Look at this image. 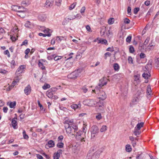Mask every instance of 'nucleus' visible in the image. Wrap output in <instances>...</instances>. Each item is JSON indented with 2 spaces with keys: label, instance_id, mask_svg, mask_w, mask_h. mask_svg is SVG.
I'll return each mask as SVG.
<instances>
[{
  "label": "nucleus",
  "instance_id": "obj_1",
  "mask_svg": "<svg viewBox=\"0 0 159 159\" xmlns=\"http://www.w3.org/2000/svg\"><path fill=\"white\" fill-rule=\"evenodd\" d=\"M107 78L105 77H103L99 80V83L98 86H96L94 90H93L92 91H99V89H101L102 87L106 85L107 83L106 81Z\"/></svg>",
  "mask_w": 159,
  "mask_h": 159
},
{
  "label": "nucleus",
  "instance_id": "obj_2",
  "mask_svg": "<svg viewBox=\"0 0 159 159\" xmlns=\"http://www.w3.org/2000/svg\"><path fill=\"white\" fill-rule=\"evenodd\" d=\"M93 92L95 94H98V96H99L98 97V99H99L101 100H104L106 99L107 98V95L105 92L103 91V90H101L100 89L99 91H97V92L96 91H93Z\"/></svg>",
  "mask_w": 159,
  "mask_h": 159
},
{
  "label": "nucleus",
  "instance_id": "obj_3",
  "mask_svg": "<svg viewBox=\"0 0 159 159\" xmlns=\"http://www.w3.org/2000/svg\"><path fill=\"white\" fill-rule=\"evenodd\" d=\"M80 73V70L78 69L69 74L68 75V77L69 79H75L78 76Z\"/></svg>",
  "mask_w": 159,
  "mask_h": 159
},
{
  "label": "nucleus",
  "instance_id": "obj_4",
  "mask_svg": "<svg viewBox=\"0 0 159 159\" xmlns=\"http://www.w3.org/2000/svg\"><path fill=\"white\" fill-rule=\"evenodd\" d=\"M55 143L54 141L52 140H50L45 145V148L48 149L50 148H52L54 146Z\"/></svg>",
  "mask_w": 159,
  "mask_h": 159
},
{
  "label": "nucleus",
  "instance_id": "obj_5",
  "mask_svg": "<svg viewBox=\"0 0 159 159\" xmlns=\"http://www.w3.org/2000/svg\"><path fill=\"white\" fill-rule=\"evenodd\" d=\"M99 132V129L96 125H93L91 127L92 134H98Z\"/></svg>",
  "mask_w": 159,
  "mask_h": 159
},
{
  "label": "nucleus",
  "instance_id": "obj_6",
  "mask_svg": "<svg viewBox=\"0 0 159 159\" xmlns=\"http://www.w3.org/2000/svg\"><path fill=\"white\" fill-rule=\"evenodd\" d=\"M140 99V97L139 98L138 97L134 98L132 100V102L130 103V106L132 107L133 105L136 104Z\"/></svg>",
  "mask_w": 159,
  "mask_h": 159
},
{
  "label": "nucleus",
  "instance_id": "obj_7",
  "mask_svg": "<svg viewBox=\"0 0 159 159\" xmlns=\"http://www.w3.org/2000/svg\"><path fill=\"white\" fill-rule=\"evenodd\" d=\"M31 87L30 85H28L24 89L25 93L27 95L30 94L31 92Z\"/></svg>",
  "mask_w": 159,
  "mask_h": 159
},
{
  "label": "nucleus",
  "instance_id": "obj_8",
  "mask_svg": "<svg viewBox=\"0 0 159 159\" xmlns=\"http://www.w3.org/2000/svg\"><path fill=\"white\" fill-rule=\"evenodd\" d=\"M65 127L67 133L72 134V135L74 134H73L72 129L70 125H65Z\"/></svg>",
  "mask_w": 159,
  "mask_h": 159
},
{
  "label": "nucleus",
  "instance_id": "obj_9",
  "mask_svg": "<svg viewBox=\"0 0 159 159\" xmlns=\"http://www.w3.org/2000/svg\"><path fill=\"white\" fill-rule=\"evenodd\" d=\"M85 102H86V105L89 106H93L95 104V102L92 99L87 100L85 101Z\"/></svg>",
  "mask_w": 159,
  "mask_h": 159
},
{
  "label": "nucleus",
  "instance_id": "obj_10",
  "mask_svg": "<svg viewBox=\"0 0 159 159\" xmlns=\"http://www.w3.org/2000/svg\"><path fill=\"white\" fill-rule=\"evenodd\" d=\"M97 41H98V43H101L102 44H106L107 43V41L105 39H98L97 38L96 40H94V42H96Z\"/></svg>",
  "mask_w": 159,
  "mask_h": 159
},
{
  "label": "nucleus",
  "instance_id": "obj_11",
  "mask_svg": "<svg viewBox=\"0 0 159 159\" xmlns=\"http://www.w3.org/2000/svg\"><path fill=\"white\" fill-rule=\"evenodd\" d=\"M101 153L100 150H98L95 152L92 156V158L93 159H97L98 158L99 155Z\"/></svg>",
  "mask_w": 159,
  "mask_h": 159
},
{
  "label": "nucleus",
  "instance_id": "obj_12",
  "mask_svg": "<svg viewBox=\"0 0 159 159\" xmlns=\"http://www.w3.org/2000/svg\"><path fill=\"white\" fill-rule=\"evenodd\" d=\"M97 103L99 107L98 109L101 110L103 111L105 108L104 102L99 101Z\"/></svg>",
  "mask_w": 159,
  "mask_h": 159
},
{
  "label": "nucleus",
  "instance_id": "obj_13",
  "mask_svg": "<svg viewBox=\"0 0 159 159\" xmlns=\"http://www.w3.org/2000/svg\"><path fill=\"white\" fill-rule=\"evenodd\" d=\"M73 123V119L70 120V119H65L64 122V124L65 125H71Z\"/></svg>",
  "mask_w": 159,
  "mask_h": 159
},
{
  "label": "nucleus",
  "instance_id": "obj_14",
  "mask_svg": "<svg viewBox=\"0 0 159 159\" xmlns=\"http://www.w3.org/2000/svg\"><path fill=\"white\" fill-rule=\"evenodd\" d=\"M25 67L26 66L25 65H21L19 67V68L17 70L16 72H19V73H22L23 70L25 69Z\"/></svg>",
  "mask_w": 159,
  "mask_h": 159
},
{
  "label": "nucleus",
  "instance_id": "obj_15",
  "mask_svg": "<svg viewBox=\"0 0 159 159\" xmlns=\"http://www.w3.org/2000/svg\"><path fill=\"white\" fill-rule=\"evenodd\" d=\"M53 92L51 89L48 90L46 92L47 96L49 98H52L53 97Z\"/></svg>",
  "mask_w": 159,
  "mask_h": 159
},
{
  "label": "nucleus",
  "instance_id": "obj_16",
  "mask_svg": "<svg viewBox=\"0 0 159 159\" xmlns=\"http://www.w3.org/2000/svg\"><path fill=\"white\" fill-rule=\"evenodd\" d=\"M81 104L79 103L78 105L76 104H73L71 105V107L72 109L75 110L76 109L80 108L81 107Z\"/></svg>",
  "mask_w": 159,
  "mask_h": 159
},
{
  "label": "nucleus",
  "instance_id": "obj_17",
  "mask_svg": "<svg viewBox=\"0 0 159 159\" xmlns=\"http://www.w3.org/2000/svg\"><path fill=\"white\" fill-rule=\"evenodd\" d=\"M143 93V90L142 89H141L140 90H139L137 93V97L139 98L140 97V98H142V95Z\"/></svg>",
  "mask_w": 159,
  "mask_h": 159
},
{
  "label": "nucleus",
  "instance_id": "obj_18",
  "mask_svg": "<svg viewBox=\"0 0 159 159\" xmlns=\"http://www.w3.org/2000/svg\"><path fill=\"white\" fill-rule=\"evenodd\" d=\"M11 124L14 129H16L17 127H16L17 125V121L14 119H13L11 120Z\"/></svg>",
  "mask_w": 159,
  "mask_h": 159
},
{
  "label": "nucleus",
  "instance_id": "obj_19",
  "mask_svg": "<svg viewBox=\"0 0 159 159\" xmlns=\"http://www.w3.org/2000/svg\"><path fill=\"white\" fill-rule=\"evenodd\" d=\"M30 4V2L29 0H24L22 1L21 4L22 5L26 6H28Z\"/></svg>",
  "mask_w": 159,
  "mask_h": 159
},
{
  "label": "nucleus",
  "instance_id": "obj_20",
  "mask_svg": "<svg viewBox=\"0 0 159 159\" xmlns=\"http://www.w3.org/2000/svg\"><path fill=\"white\" fill-rule=\"evenodd\" d=\"M143 77L145 79H147L151 76L150 73L148 72H144L142 75Z\"/></svg>",
  "mask_w": 159,
  "mask_h": 159
},
{
  "label": "nucleus",
  "instance_id": "obj_21",
  "mask_svg": "<svg viewBox=\"0 0 159 159\" xmlns=\"http://www.w3.org/2000/svg\"><path fill=\"white\" fill-rule=\"evenodd\" d=\"M141 133V131L139 129H138L136 127H135L134 128V134L137 136H138V135H139Z\"/></svg>",
  "mask_w": 159,
  "mask_h": 159
},
{
  "label": "nucleus",
  "instance_id": "obj_22",
  "mask_svg": "<svg viewBox=\"0 0 159 159\" xmlns=\"http://www.w3.org/2000/svg\"><path fill=\"white\" fill-rule=\"evenodd\" d=\"M11 8L13 10L17 12L18 11V10L20 9L22 7L20 6L14 5L12 6Z\"/></svg>",
  "mask_w": 159,
  "mask_h": 159
},
{
  "label": "nucleus",
  "instance_id": "obj_23",
  "mask_svg": "<svg viewBox=\"0 0 159 159\" xmlns=\"http://www.w3.org/2000/svg\"><path fill=\"white\" fill-rule=\"evenodd\" d=\"M38 65L39 67L42 70H45V66L43 65V64L42 62H41L40 60H39Z\"/></svg>",
  "mask_w": 159,
  "mask_h": 159
},
{
  "label": "nucleus",
  "instance_id": "obj_24",
  "mask_svg": "<svg viewBox=\"0 0 159 159\" xmlns=\"http://www.w3.org/2000/svg\"><path fill=\"white\" fill-rule=\"evenodd\" d=\"M17 15L22 18H24L25 16V11L19 12L17 13Z\"/></svg>",
  "mask_w": 159,
  "mask_h": 159
},
{
  "label": "nucleus",
  "instance_id": "obj_25",
  "mask_svg": "<svg viewBox=\"0 0 159 159\" xmlns=\"http://www.w3.org/2000/svg\"><path fill=\"white\" fill-rule=\"evenodd\" d=\"M152 92V90L151 86L150 85H148L147 87V93L148 95H150L151 94Z\"/></svg>",
  "mask_w": 159,
  "mask_h": 159
},
{
  "label": "nucleus",
  "instance_id": "obj_26",
  "mask_svg": "<svg viewBox=\"0 0 159 159\" xmlns=\"http://www.w3.org/2000/svg\"><path fill=\"white\" fill-rule=\"evenodd\" d=\"M144 124V123L143 122L139 123L137 124L136 127L137 129H138L140 130L141 128L143 126Z\"/></svg>",
  "mask_w": 159,
  "mask_h": 159
},
{
  "label": "nucleus",
  "instance_id": "obj_27",
  "mask_svg": "<svg viewBox=\"0 0 159 159\" xmlns=\"http://www.w3.org/2000/svg\"><path fill=\"white\" fill-rule=\"evenodd\" d=\"M16 84L13 82H12L11 85L8 87L7 89L6 90L8 91H10L15 85Z\"/></svg>",
  "mask_w": 159,
  "mask_h": 159
},
{
  "label": "nucleus",
  "instance_id": "obj_28",
  "mask_svg": "<svg viewBox=\"0 0 159 159\" xmlns=\"http://www.w3.org/2000/svg\"><path fill=\"white\" fill-rule=\"evenodd\" d=\"M73 65V63L72 62H70L69 61H67L65 65V67L67 68H68L71 67Z\"/></svg>",
  "mask_w": 159,
  "mask_h": 159
},
{
  "label": "nucleus",
  "instance_id": "obj_29",
  "mask_svg": "<svg viewBox=\"0 0 159 159\" xmlns=\"http://www.w3.org/2000/svg\"><path fill=\"white\" fill-rule=\"evenodd\" d=\"M144 156L142 153L138 154L136 157V159H144Z\"/></svg>",
  "mask_w": 159,
  "mask_h": 159
},
{
  "label": "nucleus",
  "instance_id": "obj_30",
  "mask_svg": "<svg viewBox=\"0 0 159 159\" xmlns=\"http://www.w3.org/2000/svg\"><path fill=\"white\" fill-rule=\"evenodd\" d=\"M113 67L115 71H118L119 69V66L118 63H115L114 64Z\"/></svg>",
  "mask_w": 159,
  "mask_h": 159
},
{
  "label": "nucleus",
  "instance_id": "obj_31",
  "mask_svg": "<svg viewBox=\"0 0 159 159\" xmlns=\"http://www.w3.org/2000/svg\"><path fill=\"white\" fill-rule=\"evenodd\" d=\"M69 18H65L62 23V24L63 25H67L69 22Z\"/></svg>",
  "mask_w": 159,
  "mask_h": 159
},
{
  "label": "nucleus",
  "instance_id": "obj_32",
  "mask_svg": "<svg viewBox=\"0 0 159 159\" xmlns=\"http://www.w3.org/2000/svg\"><path fill=\"white\" fill-rule=\"evenodd\" d=\"M126 151L129 152H130L132 151V148L131 146L129 144H127L125 146Z\"/></svg>",
  "mask_w": 159,
  "mask_h": 159
},
{
  "label": "nucleus",
  "instance_id": "obj_33",
  "mask_svg": "<svg viewBox=\"0 0 159 159\" xmlns=\"http://www.w3.org/2000/svg\"><path fill=\"white\" fill-rule=\"evenodd\" d=\"M52 3L48 0H47L45 3V5L47 7H50L52 5Z\"/></svg>",
  "mask_w": 159,
  "mask_h": 159
},
{
  "label": "nucleus",
  "instance_id": "obj_34",
  "mask_svg": "<svg viewBox=\"0 0 159 159\" xmlns=\"http://www.w3.org/2000/svg\"><path fill=\"white\" fill-rule=\"evenodd\" d=\"M107 127L106 125H103L102 126L101 128L100 129V131L101 132H103L106 131L107 129Z\"/></svg>",
  "mask_w": 159,
  "mask_h": 159
},
{
  "label": "nucleus",
  "instance_id": "obj_35",
  "mask_svg": "<svg viewBox=\"0 0 159 159\" xmlns=\"http://www.w3.org/2000/svg\"><path fill=\"white\" fill-rule=\"evenodd\" d=\"M50 85L46 83L44 84L42 88L44 90H46L50 88Z\"/></svg>",
  "mask_w": 159,
  "mask_h": 159
},
{
  "label": "nucleus",
  "instance_id": "obj_36",
  "mask_svg": "<svg viewBox=\"0 0 159 159\" xmlns=\"http://www.w3.org/2000/svg\"><path fill=\"white\" fill-rule=\"evenodd\" d=\"M22 134H23V138L25 139H29V136L26 134L25 131V130L23 131Z\"/></svg>",
  "mask_w": 159,
  "mask_h": 159
},
{
  "label": "nucleus",
  "instance_id": "obj_37",
  "mask_svg": "<svg viewBox=\"0 0 159 159\" xmlns=\"http://www.w3.org/2000/svg\"><path fill=\"white\" fill-rule=\"evenodd\" d=\"M39 35L40 36H43V37H45L46 36L50 37L51 35V34H43L42 33H40L39 34Z\"/></svg>",
  "mask_w": 159,
  "mask_h": 159
},
{
  "label": "nucleus",
  "instance_id": "obj_38",
  "mask_svg": "<svg viewBox=\"0 0 159 159\" xmlns=\"http://www.w3.org/2000/svg\"><path fill=\"white\" fill-rule=\"evenodd\" d=\"M152 41L148 46V49L149 50L153 49L154 48V45L152 44Z\"/></svg>",
  "mask_w": 159,
  "mask_h": 159
},
{
  "label": "nucleus",
  "instance_id": "obj_39",
  "mask_svg": "<svg viewBox=\"0 0 159 159\" xmlns=\"http://www.w3.org/2000/svg\"><path fill=\"white\" fill-rule=\"evenodd\" d=\"M16 102H11L10 103L9 106L11 108H13L16 105Z\"/></svg>",
  "mask_w": 159,
  "mask_h": 159
},
{
  "label": "nucleus",
  "instance_id": "obj_40",
  "mask_svg": "<svg viewBox=\"0 0 159 159\" xmlns=\"http://www.w3.org/2000/svg\"><path fill=\"white\" fill-rule=\"evenodd\" d=\"M64 145L63 143L60 142L58 143L57 145V146L59 148H62L63 147Z\"/></svg>",
  "mask_w": 159,
  "mask_h": 159
},
{
  "label": "nucleus",
  "instance_id": "obj_41",
  "mask_svg": "<svg viewBox=\"0 0 159 159\" xmlns=\"http://www.w3.org/2000/svg\"><path fill=\"white\" fill-rule=\"evenodd\" d=\"M55 56V54H53L52 55L48 56L47 57V59L49 60H51L54 58V56Z\"/></svg>",
  "mask_w": 159,
  "mask_h": 159
},
{
  "label": "nucleus",
  "instance_id": "obj_42",
  "mask_svg": "<svg viewBox=\"0 0 159 159\" xmlns=\"http://www.w3.org/2000/svg\"><path fill=\"white\" fill-rule=\"evenodd\" d=\"M60 156V154L58 153H55L53 155L54 159H58Z\"/></svg>",
  "mask_w": 159,
  "mask_h": 159
},
{
  "label": "nucleus",
  "instance_id": "obj_43",
  "mask_svg": "<svg viewBox=\"0 0 159 159\" xmlns=\"http://www.w3.org/2000/svg\"><path fill=\"white\" fill-rule=\"evenodd\" d=\"M76 4V2L73 3L72 4H71L69 7V9L71 10L75 8Z\"/></svg>",
  "mask_w": 159,
  "mask_h": 159
},
{
  "label": "nucleus",
  "instance_id": "obj_44",
  "mask_svg": "<svg viewBox=\"0 0 159 159\" xmlns=\"http://www.w3.org/2000/svg\"><path fill=\"white\" fill-rule=\"evenodd\" d=\"M111 54L109 52H107L104 54V59H106L108 57L111 56Z\"/></svg>",
  "mask_w": 159,
  "mask_h": 159
},
{
  "label": "nucleus",
  "instance_id": "obj_45",
  "mask_svg": "<svg viewBox=\"0 0 159 159\" xmlns=\"http://www.w3.org/2000/svg\"><path fill=\"white\" fill-rule=\"evenodd\" d=\"M16 65L15 61L14 60L11 61V67L12 68H14Z\"/></svg>",
  "mask_w": 159,
  "mask_h": 159
},
{
  "label": "nucleus",
  "instance_id": "obj_46",
  "mask_svg": "<svg viewBox=\"0 0 159 159\" xmlns=\"http://www.w3.org/2000/svg\"><path fill=\"white\" fill-rule=\"evenodd\" d=\"M31 23L29 21H27L25 23V27L28 28H30V27L31 26Z\"/></svg>",
  "mask_w": 159,
  "mask_h": 159
},
{
  "label": "nucleus",
  "instance_id": "obj_47",
  "mask_svg": "<svg viewBox=\"0 0 159 159\" xmlns=\"http://www.w3.org/2000/svg\"><path fill=\"white\" fill-rule=\"evenodd\" d=\"M129 52L130 53H133L134 52V47L132 46H130L129 48Z\"/></svg>",
  "mask_w": 159,
  "mask_h": 159
},
{
  "label": "nucleus",
  "instance_id": "obj_48",
  "mask_svg": "<svg viewBox=\"0 0 159 159\" xmlns=\"http://www.w3.org/2000/svg\"><path fill=\"white\" fill-rule=\"evenodd\" d=\"M62 0H56L55 1L56 5L58 6H60Z\"/></svg>",
  "mask_w": 159,
  "mask_h": 159
},
{
  "label": "nucleus",
  "instance_id": "obj_49",
  "mask_svg": "<svg viewBox=\"0 0 159 159\" xmlns=\"http://www.w3.org/2000/svg\"><path fill=\"white\" fill-rule=\"evenodd\" d=\"M124 22L125 24H128L130 22V20L128 18H126L124 19Z\"/></svg>",
  "mask_w": 159,
  "mask_h": 159
},
{
  "label": "nucleus",
  "instance_id": "obj_50",
  "mask_svg": "<svg viewBox=\"0 0 159 159\" xmlns=\"http://www.w3.org/2000/svg\"><path fill=\"white\" fill-rule=\"evenodd\" d=\"M61 58L62 57L61 56H56V55L55 54V56H54V59L55 61H57L60 60Z\"/></svg>",
  "mask_w": 159,
  "mask_h": 159
},
{
  "label": "nucleus",
  "instance_id": "obj_51",
  "mask_svg": "<svg viewBox=\"0 0 159 159\" xmlns=\"http://www.w3.org/2000/svg\"><path fill=\"white\" fill-rule=\"evenodd\" d=\"M150 39V37H147V39L145 41L143 45H147L148 44V43L149 42V41Z\"/></svg>",
  "mask_w": 159,
  "mask_h": 159
},
{
  "label": "nucleus",
  "instance_id": "obj_52",
  "mask_svg": "<svg viewBox=\"0 0 159 159\" xmlns=\"http://www.w3.org/2000/svg\"><path fill=\"white\" fill-rule=\"evenodd\" d=\"M113 18H110L108 20V23L109 24H112L114 22Z\"/></svg>",
  "mask_w": 159,
  "mask_h": 159
},
{
  "label": "nucleus",
  "instance_id": "obj_53",
  "mask_svg": "<svg viewBox=\"0 0 159 159\" xmlns=\"http://www.w3.org/2000/svg\"><path fill=\"white\" fill-rule=\"evenodd\" d=\"M139 9H140L139 7L135 8L133 11L134 13L135 14H136L138 13V12L139 11Z\"/></svg>",
  "mask_w": 159,
  "mask_h": 159
},
{
  "label": "nucleus",
  "instance_id": "obj_54",
  "mask_svg": "<svg viewBox=\"0 0 159 159\" xmlns=\"http://www.w3.org/2000/svg\"><path fill=\"white\" fill-rule=\"evenodd\" d=\"M72 129H74V132H75L76 131L78 130V126L75 125H73L72 126Z\"/></svg>",
  "mask_w": 159,
  "mask_h": 159
},
{
  "label": "nucleus",
  "instance_id": "obj_55",
  "mask_svg": "<svg viewBox=\"0 0 159 159\" xmlns=\"http://www.w3.org/2000/svg\"><path fill=\"white\" fill-rule=\"evenodd\" d=\"M128 62L129 64H132L133 63V60L132 57L130 56L129 57L128 59Z\"/></svg>",
  "mask_w": 159,
  "mask_h": 159
},
{
  "label": "nucleus",
  "instance_id": "obj_56",
  "mask_svg": "<svg viewBox=\"0 0 159 159\" xmlns=\"http://www.w3.org/2000/svg\"><path fill=\"white\" fill-rule=\"evenodd\" d=\"M28 44V41L27 39L25 40L23 42H22L21 44V46L25 45L26 46Z\"/></svg>",
  "mask_w": 159,
  "mask_h": 159
},
{
  "label": "nucleus",
  "instance_id": "obj_57",
  "mask_svg": "<svg viewBox=\"0 0 159 159\" xmlns=\"http://www.w3.org/2000/svg\"><path fill=\"white\" fill-rule=\"evenodd\" d=\"M105 28L106 27H105L104 28H102L101 29L100 32V34L102 35H103L104 34L106 31Z\"/></svg>",
  "mask_w": 159,
  "mask_h": 159
},
{
  "label": "nucleus",
  "instance_id": "obj_58",
  "mask_svg": "<svg viewBox=\"0 0 159 159\" xmlns=\"http://www.w3.org/2000/svg\"><path fill=\"white\" fill-rule=\"evenodd\" d=\"M132 37L131 36H128L126 39V41L127 42L130 43L131 41Z\"/></svg>",
  "mask_w": 159,
  "mask_h": 159
},
{
  "label": "nucleus",
  "instance_id": "obj_59",
  "mask_svg": "<svg viewBox=\"0 0 159 159\" xmlns=\"http://www.w3.org/2000/svg\"><path fill=\"white\" fill-rule=\"evenodd\" d=\"M36 131L37 132H41L40 134H42L44 133V131H43L42 129H36Z\"/></svg>",
  "mask_w": 159,
  "mask_h": 159
},
{
  "label": "nucleus",
  "instance_id": "obj_60",
  "mask_svg": "<svg viewBox=\"0 0 159 159\" xmlns=\"http://www.w3.org/2000/svg\"><path fill=\"white\" fill-rule=\"evenodd\" d=\"M4 53L5 55H7L8 57H10V54L9 53V52L8 50H7L5 51L4 52Z\"/></svg>",
  "mask_w": 159,
  "mask_h": 159
},
{
  "label": "nucleus",
  "instance_id": "obj_61",
  "mask_svg": "<svg viewBox=\"0 0 159 159\" xmlns=\"http://www.w3.org/2000/svg\"><path fill=\"white\" fill-rule=\"evenodd\" d=\"M131 8L130 7H128L127 8V13L129 15H131Z\"/></svg>",
  "mask_w": 159,
  "mask_h": 159
},
{
  "label": "nucleus",
  "instance_id": "obj_62",
  "mask_svg": "<svg viewBox=\"0 0 159 159\" xmlns=\"http://www.w3.org/2000/svg\"><path fill=\"white\" fill-rule=\"evenodd\" d=\"M134 80L135 81H138L139 80V75H136L134 76Z\"/></svg>",
  "mask_w": 159,
  "mask_h": 159
},
{
  "label": "nucleus",
  "instance_id": "obj_63",
  "mask_svg": "<svg viewBox=\"0 0 159 159\" xmlns=\"http://www.w3.org/2000/svg\"><path fill=\"white\" fill-rule=\"evenodd\" d=\"M83 131H79L78 132H76V134H75V136H80L81 135L83 134Z\"/></svg>",
  "mask_w": 159,
  "mask_h": 159
},
{
  "label": "nucleus",
  "instance_id": "obj_64",
  "mask_svg": "<svg viewBox=\"0 0 159 159\" xmlns=\"http://www.w3.org/2000/svg\"><path fill=\"white\" fill-rule=\"evenodd\" d=\"M82 89L83 90V91L84 93H86L88 91V89L86 88V87L85 86H84L82 88Z\"/></svg>",
  "mask_w": 159,
  "mask_h": 159
}]
</instances>
